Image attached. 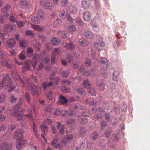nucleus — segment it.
I'll list each match as a JSON object with an SVG mask.
<instances>
[{
  "mask_svg": "<svg viewBox=\"0 0 150 150\" xmlns=\"http://www.w3.org/2000/svg\"><path fill=\"white\" fill-rule=\"evenodd\" d=\"M17 26L19 27H23L25 25V22L24 21H18L16 22Z\"/></svg>",
  "mask_w": 150,
  "mask_h": 150,
  "instance_id": "obj_52",
  "label": "nucleus"
},
{
  "mask_svg": "<svg viewBox=\"0 0 150 150\" xmlns=\"http://www.w3.org/2000/svg\"><path fill=\"white\" fill-rule=\"evenodd\" d=\"M54 84V82L52 81H50L49 82H43L42 85L44 91H45L48 88H50Z\"/></svg>",
  "mask_w": 150,
  "mask_h": 150,
  "instance_id": "obj_14",
  "label": "nucleus"
},
{
  "mask_svg": "<svg viewBox=\"0 0 150 150\" xmlns=\"http://www.w3.org/2000/svg\"><path fill=\"white\" fill-rule=\"evenodd\" d=\"M26 35L28 36H30L31 35V37H33L35 35V34L33 32L31 31V30H28L25 31Z\"/></svg>",
  "mask_w": 150,
  "mask_h": 150,
  "instance_id": "obj_49",
  "label": "nucleus"
},
{
  "mask_svg": "<svg viewBox=\"0 0 150 150\" xmlns=\"http://www.w3.org/2000/svg\"><path fill=\"white\" fill-rule=\"evenodd\" d=\"M76 121L73 118H70L67 121V124L68 125H73L75 124Z\"/></svg>",
  "mask_w": 150,
  "mask_h": 150,
  "instance_id": "obj_34",
  "label": "nucleus"
},
{
  "mask_svg": "<svg viewBox=\"0 0 150 150\" xmlns=\"http://www.w3.org/2000/svg\"><path fill=\"white\" fill-rule=\"evenodd\" d=\"M41 88L39 86H33L31 89V93L33 96L37 95L38 96L41 92Z\"/></svg>",
  "mask_w": 150,
  "mask_h": 150,
  "instance_id": "obj_10",
  "label": "nucleus"
},
{
  "mask_svg": "<svg viewBox=\"0 0 150 150\" xmlns=\"http://www.w3.org/2000/svg\"><path fill=\"white\" fill-rule=\"evenodd\" d=\"M83 8L84 9H86L89 7L90 5V1L89 0H83L82 2Z\"/></svg>",
  "mask_w": 150,
  "mask_h": 150,
  "instance_id": "obj_19",
  "label": "nucleus"
},
{
  "mask_svg": "<svg viewBox=\"0 0 150 150\" xmlns=\"http://www.w3.org/2000/svg\"><path fill=\"white\" fill-rule=\"evenodd\" d=\"M8 36L7 33L5 32H2L0 33V38L1 39H5L8 38Z\"/></svg>",
  "mask_w": 150,
  "mask_h": 150,
  "instance_id": "obj_31",
  "label": "nucleus"
},
{
  "mask_svg": "<svg viewBox=\"0 0 150 150\" xmlns=\"http://www.w3.org/2000/svg\"><path fill=\"white\" fill-rule=\"evenodd\" d=\"M31 21L33 23L38 24L40 22V21L39 20L38 17L33 16L31 19Z\"/></svg>",
  "mask_w": 150,
  "mask_h": 150,
  "instance_id": "obj_32",
  "label": "nucleus"
},
{
  "mask_svg": "<svg viewBox=\"0 0 150 150\" xmlns=\"http://www.w3.org/2000/svg\"><path fill=\"white\" fill-rule=\"evenodd\" d=\"M62 73L64 77H66L68 75H69L70 71L69 70H63L62 72Z\"/></svg>",
  "mask_w": 150,
  "mask_h": 150,
  "instance_id": "obj_51",
  "label": "nucleus"
},
{
  "mask_svg": "<svg viewBox=\"0 0 150 150\" xmlns=\"http://www.w3.org/2000/svg\"><path fill=\"white\" fill-rule=\"evenodd\" d=\"M73 67L74 68L76 69L79 67V62L77 61H74L72 63Z\"/></svg>",
  "mask_w": 150,
  "mask_h": 150,
  "instance_id": "obj_63",
  "label": "nucleus"
},
{
  "mask_svg": "<svg viewBox=\"0 0 150 150\" xmlns=\"http://www.w3.org/2000/svg\"><path fill=\"white\" fill-rule=\"evenodd\" d=\"M61 89L63 92L67 93H70V89L69 88H67L64 86H62Z\"/></svg>",
  "mask_w": 150,
  "mask_h": 150,
  "instance_id": "obj_45",
  "label": "nucleus"
},
{
  "mask_svg": "<svg viewBox=\"0 0 150 150\" xmlns=\"http://www.w3.org/2000/svg\"><path fill=\"white\" fill-rule=\"evenodd\" d=\"M2 65H5L9 69H12V67L11 64H10L6 62V61H4L3 62H2Z\"/></svg>",
  "mask_w": 150,
  "mask_h": 150,
  "instance_id": "obj_48",
  "label": "nucleus"
},
{
  "mask_svg": "<svg viewBox=\"0 0 150 150\" xmlns=\"http://www.w3.org/2000/svg\"><path fill=\"white\" fill-rule=\"evenodd\" d=\"M111 131L110 129H107L105 132L104 135H105V137L108 138L110 136L111 133Z\"/></svg>",
  "mask_w": 150,
  "mask_h": 150,
  "instance_id": "obj_50",
  "label": "nucleus"
},
{
  "mask_svg": "<svg viewBox=\"0 0 150 150\" xmlns=\"http://www.w3.org/2000/svg\"><path fill=\"white\" fill-rule=\"evenodd\" d=\"M65 128L64 126L62 125L60 129L59 130V134L61 135H63L65 133Z\"/></svg>",
  "mask_w": 150,
  "mask_h": 150,
  "instance_id": "obj_54",
  "label": "nucleus"
},
{
  "mask_svg": "<svg viewBox=\"0 0 150 150\" xmlns=\"http://www.w3.org/2000/svg\"><path fill=\"white\" fill-rule=\"evenodd\" d=\"M53 52L55 55H58L61 53V51L59 48H55L53 50Z\"/></svg>",
  "mask_w": 150,
  "mask_h": 150,
  "instance_id": "obj_56",
  "label": "nucleus"
},
{
  "mask_svg": "<svg viewBox=\"0 0 150 150\" xmlns=\"http://www.w3.org/2000/svg\"><path fill=\"white\" fill-rule=\"evenodd\" d=\"M33 48H31V47H28V48L27 49V53L28 54V57L31 56L33 54Z\"/></svg>",
  "mask_w": 150,
  "mask_h": 150,
  "instance_id": "obj_44",
  "label": "nucleus"
},
{
  "mask_svg": "<svg viewBox=\"0 0 150 150\" xmlns=\"http://www.w3.org/2000/svg\"><path fill=\"white\" fill-rule=\"evenodd\" d=\"M20 3L22 5L25 6L29 7L30 5V4L28 0H21Z\"/></svg>",
  "mask_w": 150,
  "mask_h": 150,
  "instance_id": "obj_28",
  "label": "nucleus"
},
{
  "mask_svg": "<svg viewBox=\"0 0 150 150\" xmlns=\"http://www.w3.org/2000/svg\"><path fill=\"white\" fill-rule=\"evenodd\" d=\"M31 26L34 30L39 32L41 31L44 30L42 28H41V27L38 25H33V24H32Z\"/></svg>",
  "mask_w": 150,
  "mask_h": 150,
  "instance_id": "obj_25",
  "label": "nucleus"
},
{
  "mask_svg": "<svg viewBox=\"0 0 150 150\" xmlns=\"http://www.w3.org/2000/svg\"><path fill=\"white\" fill-rule=\"evenodd\" d=\"M20 46L23 47H26L28 46V43L25 40H21L20 43Z\"/></svg>",
  "mask_w": 150,
  "mask_h": 150,
  "instance_id": "obj_41",
  "label": "nucleus"
},
{
  "mask_svg": "<svg viewBox=\"0 0 150 150\" xmlns=\"http://www.w3.org/2000/svg\"><path fill=\"white\" fill-rule=\"evenodd\" d=\"M12 145L11 144H7L6 145L4 150H12Z\"/></svg>",
  "mask_w": 150,
  "mask_h": 150,
  "instance_id": "obj_60",
  "label": "nucleus"
},
{
  "mask_svg": "<svg viewBox=\"0 0 150 150\" xmlns=\"http://www.w3.org/2000/svg\"><path fill=\"white\" fill-rule=\"evenodd\" d=\"M59 140V138L57 136H56L53 139L51 144L53 148L56 149H61V145L59 143H58Z\"/></svg>",
  "mask_w": 150,
  "mask_h": 150,
  "instance_id": "obj_9",
  "label": "nucleus"
},
{
  "mask_svg": "<svg viewBox=\"0 0 150 150\" xmlns=\"http://www.w3.org/2000/svg\"><path fill=\"white\" fill-rule=\"evenodd\" d=\"M66 18L67 19V21H68L70 22V23H73V20L72 19L71 16H70L69 14H67L66 15Z\"/></svg>",
  "mask_w": 150,
  "mask_h": 150,
  "instance_id": "obj_61",
  "label": "nucleus"
},
{
  "mask_svg": "<svg viewBox=\"0 0 150 150\" xmlns=\"http://www.w3.org/2000/svg\"><path fill=\"white\" fill-rule=\"evenodd\" d=\"M105 45L103 38L99 37L97 41L95 42L94 46L97 50H101L102 49V47L105 46Z\"/></svg>",
  "mask_w": 150,
  "mask_h": 150,
  "instance_id": "obj_5",
  "label": "nucleus"
},
{
  "mask_svg": "<svg viewBox=\"0 0 150 150\" xmlns=\"http://www.w3.org/2000/svg\"><path fill=\"white\" fill-rule=\"evenodd\" d=\"M119 74V73L117 71H115L113 73V79L114 81H117V76Z\"/></svg>",
  "mask_w": 150,
  "mask_h": 150,
  "instance_id": "obj_58",
  "label": "nucleus"
},
{
  "mask_svg": "<svg viewBox=\"0 0 150 150\" xmlns=\"http://www.w3.org/2000/svg\"><path fill=\"white\" fill-rule=\"evenodd\" d=\"M79 42H80L81 46L82 47H85L87 46L88 44V41L86 40H84L83 39H80Z\"/></svg>",
  "mask_w": 150,
  "mask_h": 150,
  "instance_id": "obj_22",
  "label": "nucleus"
},
{
  "mask_svg": "<svg viewBox=\"0 0 150 150\" xmlns=\"http://www.w3.org/2000/svg\"><path fill=\"white\" fill-rule=\"evenodd\" d=\"M59 34L62 38H65L67 35V33L66 31H60L59 33Z\"/></svg>",
  "mask_w": 150,
  "mask_h": 150,
  "instance_id": "obj_43",
  "label": "nucleus"
},
{
  "mask_svg": "<svg viewBox=\"0 0 150 150\" xmlns=\"http://www.w3.org/2000/svg\"><path fill=\"white\" fill-rule=\"evenodd\" d=\"M64 47L65 48L68 49L69 50H72L77 48V46L74 45L71 42H69L66 43L64 45Z\"/></svg>",
  "mask_w": 150,
  "mask_h": 150,
  "instance_id": "obj_13",
  "label": "nucleus"
},
{
  "mask_svg": "<svg viewBox=\"0 0 150 150\" xmlns=\"http://www.w3.org/2000/svg\"><path fill=\"white\" fill-rule=\"evenodd\" d=\"M85 102L86 103H88L90 105H91L92 106H94V105L97 103V102L96 100H93L91 102H88V100H86Z\"/></svg>",
  "mask_w": 150,
  "mask_h": 150,
  "instance_id": "obj_55",
  "label": "nucleus"
},
{
  "mask_svg": "<svg viewBox=\"0 0 150 150\" xmlns=\"http://www.w3.org/2000/svg\"><path fill=\"white\" fill-rule=\"evenodd\" d=\"M76 25L81 26H83L84 24L82 19L80 18H77L76 19Z\"/></svg>",
  "mask_w": 150,
  "mask_h": 150,
  "instance_id": "obj_27",
  "label": "nucleus"
},
{
  "mask_svg": "<svg viewBox=\"0 0 150 150\" xmlns=\"http://www.w3.org/2000/svg\"><path fill=\"white\" fill-rule=\"evenodd\" d=\"M40 128H41L44 134H45L48 129L47 126L45 124H42L40 125Z\"/></svg>",
  "mask_w": 150,
  "mask_h": 150,
  "instance_id": "obj_26",
  "label": "nucleus"
},
{
  "mask_svg": "<svg viewBox=\"0 0 150 150\" xmlns=\"http://www.w3.org/2000/svg\"><path fill=\"white\" fill-rule=\"evenodd\" d=\"M11 8V6L9 4H7L4 6V7L1 9V12L3 13L4 16L6 18H8L9 15L8 11Z\"/></svg>",
  "mask_w": 150,
  "mask_h": 150,
  "instance_id": "obj_11",
  "label": "nucleus"
},
{
  "mask_svg": "<svg viewBox=\"0 0 150 150\" xmlns=\"http://www.w3.org/2000/svg\"><path fill=\"white\" fill-rule=\"evenodd\" d=\"M45 96L50 100H52L54 98L53 93L51 91H49L46 93Z\"/></svg>",
  "mask_w": 150,
  "mask_h": 150,
  "instance_id": "obj_23",
  "label": "nucleus"
},
{
  "mask_svg": "<svg viewBox=\"0 0 150 150\" xmlns=\"http://www.w3.org/2000/svg\"><path fill=\"white\" fill-rule=\"evenodd\" d=\"M40 4L46 9L51 10L54 7L52 4L50 3L48 1L42 0L40 1Z\"/></svg>",
  "mask_w": 150,
  "mask_h": 150,
  "instance_id": "obj_7",
  "label": "nucleus"
},
{
  "mask_svg": "<svg viewBox=\"0 0 150 150\" xmlns=\"http://www.w3.org/2000/svg\"><path fill=\"white\" fill-rule=\"evenodd\" d=\"M80 144H81V146L79 147H76V149L77 150H82L84 148L85 146L84 145L85 143H83L82 142H80Z\"/></svg>",
  "mask_w": 150,
  "mask_h": 150,
  "instance_id": "obj_59",
  "label": "nucleus"
},
{
  "mask_svg": "<svg viewBox=\"0 0 150 150\" xmlns=\"http://www.w3.org/2000/svg\"><path fill=\"white\" fill-rule=\"evenodd\" d=\"M16 25H13L11 24H7L5 26V28L7 30L10 31L13 30L14 28H16Z\"/></svg>",
  "mask_w": 150,
  "mask_h": 150,
  "instance_id": "obj_24",
  "label": "nucleus"
},
{
  "mask_svg": "<svg viewBox=\"0 0 150 150\" xmlns=\"http://www.w3.org/2000/svg\"><path fill=\"white\" fill-rule=\"evenodd\" d=\"M70 110L71 111H74L78 109V106L75 103H73L70 106Z\"/></svg>",
  "mask_w": 150,
  "mask_h": 150,
  "instance_id": "obj_33",
  "label": "nucleus"
},
{
  "mask_svg": "<svg viewBox=\"0 0 150 150\" xmlns=\"http://www.w3.org/2000/svg\"><path fill=\"white\" fill-rule=\"evenodd\" d=\"M25 96L27 102L28 103L31 104L30 102V94L28 93H26L25 94Z\"/></svg>",
  "mask_w": 150,
  "mask_h": 150,
  "instance_id": "obj_53",
  "label": "nucleus"
},
{
  "mask_svg": "<svg viewBox=\"0 0 150 150\" xmlns=\"http://www.w3.org/2000/svg\"><path fill=\"white\" fill-rule=\"evenodd\" d=\"M93 118L95 120H101L102 116L100 114H97L94 115L93 117Z\"/></svg>",
  "mask_w": 150,
  "mask_h": 150,
  "instance_id": "obj_37",
  "label": "nucleus"
},
{
  "mask_svg": "<svg viewBox=\"0 0 150 150\" xmlns=\"http://www.w3.org/2000/svg\"><path fill=\"white\" fill-rule=\"evenodd\" d=\"M106 126V124L105 121H102L100 124V129L102 130L105 129Z\"/></svg>",
  "mask_w": 150,
  "mask_h": 150,
  "instance_id": "obj_47",
  "label": "nucleus"
},
{
  "mask_svg": "<svg viewBox=\"0 0 150 150\" xmlns=\"http://www.w3.org/2000/svg\"><path fill=\"white\" fill-rule=\"evenodd\" d=\"M84 86L87 88H89L90 86V83L88 79L86 80L83 82Z\"/></svg>",
  "mask_w": 150,
  "mask_h": 150,
  "instance_id": "obj_42",
  "label": "nucleus"
},
{
  "mask_svg": "<svg viewBox=\"0 0 150 150\" xmlns=\"http://www.w3.org/2000/svg\"><path fill=\"white\" fill-rule=\"evenodd\" d=\"M59 15L61 18L62 19H65L66 16L65 15V10H63L59 13Z\"/></svg>",
  "mask_w": 150,
  "mask_h": 150,
  "instance_id": "obj_46",
  "label": "nucleus"
},
{
  "mask_svg": "<svg viewBox=\"0 0 150 150\" xmlns=\"http://www.w3.org/2000/svg\"><path fill=\"white\" fill-rule=\"evenodd\" d=\"M73 137L74 135L73 134H69L66 135L64 137L63 140H61V144L66 146L68 142L72 140Z\"/></svg>",
  "mask_w": 150,
  "mask_h": 150,
  "instance_id": "obj_8",
  "label": "nucleus"
},
{
  "mask_svg": "<svg viewBox=\"0 0 150 150\" xmlns=\"http://www.w3.org/2000/svg\"><path fill=\"white\" fill-rule=\"evenodd\" d=\"M77 29L76 26L74 25H72L69 26L68 28V30L70 33H73Z\"/></svg>",
  "mask_w": 150,
  "mask_h": 150,
  "instance_id": "obj_40",
  "label": "nucleus"
},
{
  "mask_svg": "<svg viewBox=\"0 0 150 150\" xmlns=\"http://www.w3.org/2000/svg\"><path fill=\"white\" fill-rule=\"evenodd\" d=\"M6 43L8 46H7L6 45H4V47L5 49H8L9 48L13 49L14 47L16 44V41L15 39L12 38L7 40Z\"/></svg>",
  "mask_w": 150,
  "mask_h": 150,
  "instance_id": "obj_6",
  "label": "nucleus"
},
{
  "mask_svg": "<svg viewBox=\"0 0 150 150\" xmlns=\"http://www.w3.org/2000/svg\"><path fill=\"white\" fill-rule=\"evenodd\" d=\"M59 102L62 105L67 104L68 103V100L62 95H60L59 98Z\"/></svg>",
  "mask_w": 150,
  "mask_h": 150,
  "instance_id": "obj_15",
  "label": "nucleus"
},
{
  "mask_svg": "<svg viewBox=\"0 0 150 150\" xmlns=\"http://www.w3.org/2000/svg\"><path fill=\"white\" fill-rule=\"evenodd\" d=\"M51 42L53 45L57 46L60 44L61 41L59 39L54 37L51 39Z\"/></svg>",
  "mask_w": 150,
  "mask_h": 150,
  "instance_id": "obj_17",
  "label": "nucleus"
},
{
  "mask_svg": "<svg viewBox=\"0 0 150 150\" xmlns=\"http://www.w3.org/2000/svg\"><path fill=\"white\" fill-rule=\"evenodd\" d=\"M77 120L79 123L82 125L86 124L88 121V120L86 118H79Z\"/></svg>",
  "mask_w": 150,
  "mask_h": 150,
  "instance_id": "obj_30",
  "label": "nucleus"
},
{
  "mask_svg": "<svg viewBox=\"0 0 150 150\" xmlns=\"http://www.w3.org/2000/svg\"><path fill=\"white\" fill-rule=\"evenodd\" d=\"M61 83L62 84H64L67 85L70 84L71 83V81L69 80H63L61 81Z\"/></svg>",
  "mask_w": 150,
  "mask_h": 150,
  "instance_id": "obj_64",
  "label": "nucleus"
},
{
  "mask_svg": "<svg viewBox=\"0 0 150 150\" xmlns=\"http://www.w3.org/2000/svg\"><path fill=\"white\" fill-rule=\"evenodd\" d=\"M22 102L21 99L19 100L18 104L12 110V112L11 113V115L14 117H18L20 115V112L22 107Z\"/></svg>",
  "mask_w": 150,
  "mask_h": 150,
  "instance_id": "obj_3",
  "label": "nucleus"
},
{
  "mask_svg": "<svg viewBox=\"0 0 150 150\" xmlns=\"http://www.w3.org/2000/svg\"><path fill=\"white\" fill-rule=\"evenodd\" d=\"M13 82L8 75H6L0 81V89L3 88L4 87L9 88L12 86Z\"/></svg>",
  "mask_w": 150,
  "mask_h": 150,
  "instance_id": "obj_2",
  "label": "nucleus"
},
{
  "mask_svg": "<svg viewBox=\"0 0 150 150\" xmlns=\"http://www.w3.org/2000/svg\"><path fill=\"white\" fill-rule=\"evenodd\" d=\"M35 113V111L34 109L30 110V112L28 114L26 115V116L28 117V118L30 119L32 121H33L35 119V118L33 117V115Z\"/></svg>",
  "mask_w": 150,
  "mask_h": 150,
  "instance_id": "obj_21",
  "label": "nucleus"
},
{
  "mask_svg": "<svg viewBox=\"0 0 150 150\" xmlns=\"http://www.w3.org/2000/svg\"><path fill=\"white\" fill-rule=\"evenodd\" d=\"M24 133L23 129H20L16 131L14 134V138L18 137L17 139V144L16 145L17 149H20L27 142L26 140H23L24 138L23 134Z\"/></svg>",
  "mask_w": 150,
  "mask_h": 150,
  "instance_id": "obj_1",
  "label": "nucleus"
},
{
  "mask_svg": "<svg viewBox=\"0 0 150 150\" xmlns=\"http://www.w3.org/2000/svg\"><path fill=\"white\" fill-rule=\"evenodd\" d=\"M62 23V22L60 19H57L54 23V25L55 26H58L61 25Z\"/></svg>",
  "mask_w": 150,
  "mask_h": 150,
  "instance_id": "obj_57",
  "label": "nucleus"
},
{
  "mask_svg": "<svg viewBox=\"0 0 150 150\" xmlns=\"http://www.w3.org/2000/svg\"><path fill=\"white\" fill-rule=\"evenodd\" d=\"M87 130L84 127H83L80 128L79 133V135L80 137H83L86 134Z\"/></svg>",
  "mask_w": 150,
  "mask_h": 150,
  "instance_id": "obj_18",
  "label": "nucleus"
},
{
  "mask_svg": "<svg viewBox=\"0 0 150 150\" xmlns=\"http://www.w3.org/2000/svg\"><path fill=\"white\" fill-rule=\"evenodd\" d=\"M83 18L84 20L86 21H88L91 19V15L89 12L86 11L83 13Z\"/></svg>",
  "mask_w": 150,
  "mask_h": 150,
  "instance_id": "obj_16",
  "label": "nucleus"
},
{
  "mask_svg": "<svg viewBox=\"0 0 150 150\" xmlns=\"http://www.w3.org/2000/svg\"><path fill=\"white\" fill-rule=\"evenodd\" d=\"M6 96V95L4 93H2L0 95V103H4Z\"/></svg>",
  "mask_w": 150,
  "mask_h": 150,
  "instance_id": "obj_36",
  "label": "nucleus"
},
{
  "mask_svg": "<svg viewBox=\"0 0 150 150\" xmlns=\"http://www.w3.org/2000/svg\"><path fill=\"white\" fill-rule=\"evenodd\" d=\"M85 36L88 39H92L93 35L92 33L89 31H86L84 33Z\"/></svg>",
  "mask_w": 150,
  "mask_h": 150,
  "instance_id": "obj_29",
  "label": "nucleus"
},
{
  "mask_svg": "<svg viewBox=\"0 0 150 150\" xmlns=\"http://www.w3.org/2000/svg\"><path fill=\"white\" fill-rule=\"evenodd\" d=\"M37 15L40 17L41 19H43L45 18V14L42 10H39L37 13Z\"/></svg>",
  "mask_w": 150,
  "mask_h": 150,
  "instance_id": "obj_39",
  "label": "nucleus"
},
{
  "mask_svg": "<svg viewBox=\"0 0 150 150\" xmlns=\"http://www.w3.org/2000/svg\"><path fill=\"white\" fill-rule=\"evenodd\" d=\"M106 67L105 68H102L100 69V72L102 75L104 77L106 78L107 76V74L106 72Z\"/></svg>",
  "mask_w": 150,
  "mask_h": 150,
  "instance_id": "obj_35",
  "label": "nucleus"
},
{
  "mask_svg": "<svg viewBox=\"0 0 150 150\" xmlns=\"http://www.w3.org/2000/svg\"><path fill=\"white\" fill-rule=\"evenodd\" d=\"M25 65L24 67L22 68V71L23 72H25V70H29L30 69L32 65L33 67V69H35L36 68L37 61H26L25 62Z\"/></svg>",
  "mask_w": 150,
  "mask_h": 150,
  "instance_id": "obj_4",
  "label": "nucleus"
},
{
  "mask_svg": "<svg viewBox=\"0 0 150 150\" xmlns=\"http://www.w3.org/2000/svg\"><path fill=\"white\" fill-rule=\"evenodd\" d=\"M68 112V111L66 110L65 108H62L61 109H57L55 112L54 114L56 115H58L60 113L61 115L64 117L66 116Z\"/></svg>",
  "mask_w": 150,
  "mask_h": 150,
  "instance_id": "obj_12",
  "label": "nucleus"
},
{
  "mask_svg": "<svg viewBox=\"0 0 150 150\" xmlns=\"http://www.w3.org/2000/svg\"><path fill=\"white\" fill-rule=\"evenodd\" d=\"M67 62L70 63L73 61V57L71 54H69L67 56Z\"/></svg>",
  "mask_w": 150,
  "mask_h": 150,
  "instance_id": "obj_38",
  "label": "nucleus"
},
{
  "mask_svg": "<svg viewBox=\"0 0 150 150\" xmlns=\"http://www.w3.org/2000/svg\"><path fill=\"white\" fill-rule=\"evenodd\" d=\"M68 10L69 12L71 14H75L77 12V8L75 5H70Z\"/></svg>",
  "mask_w": 150,
  "mask_h": 150,
  "instance_id": "obj_20",
  "label": "nucleus"
},
{
  "mask_svg": "<svg viewBox=\"0 0 150 150\" xmlns=\"http://www.w3.org/2000/svg\"><path fill=\"white\" fill-rule=\"evenodd\" d=\"M88 92L90 95H92V96H95L96 93L95 89L93 88H91L88 90Z\"/></svg>",
  "mask_w": 150,
  "mask_h": 150,
  "instance_id": "obj_62",
  "label": "nucleus"
}]
</instances>
